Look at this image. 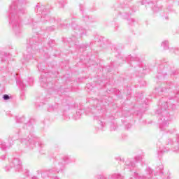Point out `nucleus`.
I'll return each instance as SVG.
<instances>
[{
	"label": "nucleus",
	"instance_id": "1",
	"mask_svg": "<svg viewBox=\"0 0 179 179\" xmlns=\"http://www.w3.org/2000/svg\"><path fill=\"white\" fill-rule=\"evenodd\" d=\"M29 2L27 0H12L8 12L9 24L17 37L22 34V24L20 15L26 12V7Z\"/></svg>",
	"mask_w": 179,
	"mask_h": 179
},
{
	"label": "nucleus",
	"instance_id": "2",
	"mask_svg": "<svg viewBox=\"0 0 179 179\" xmlns=\"http://www.w3.org/2000/svg\"><path fill=\"white\" fill-rule=\"evenodd\" d=\"M175 89L173 99L163 103V99L161 100V108L156 110V114L159 116V129L161 131H166V128L169 127L170 120H169V108L176 110V101L179 103V87H172Z\"/></svg>",
	"mask_w": 179,
	"mask_h": 179
},
{
	"label": "nucleus",
	"instance_id": "3",
	"mask_svg": "<svg viewBox=\"0 0 179 179\" xmlns=\"http://www.w3.org/2000/svg\"><path fill=\"white\" fill-rule=\"evenodd\" d=\"M35 12L37 13V15H39L38 18H30L28 22V24H31L32 30L36 29V24H37L40 20L42 22V23H45V22L52 23L53 22H55L59 26H62L61 19L55 20V17H51V16H50V8H48L47 6H41L40 3H38L35 8Z\"/></svg>",
	"mask_w": 179,
	"mask_h": 179
},
{
	"label": "nucleus",
	"instance_id": "4",
	"mask_svg": "<svg viewBox=\"0 0 179 179\" xmlns=\"http://www.w3.org/2000/svg\"><path fill=\"white\" fill-rule=\"evenodd\" d=\"M20 142L22 145H25V146L29 150H31L36 148V143H38V146L39 149H43L44 146V143L40 141L38 137H36L33 135H30L27 138H24L20 139Z\"/></svg>",
	"mask_w": 179,
	"mask_h": 179
},
{
	"label": "nucleus",
	"instance_id": "5",
	"mask_svg": "<svg viewBox=\"0 0 179 179\" xmlns=\"http://www.w3.org/2000/svg\"><path fill=\"white\" fill-rule=\"evenodd\" d=\"M37 41H38V36L33 37L27 42V49L24 52V59L27 62H29L33 58V48H36Z\"/></svg>",
	"mask_w": 179,
	"mask_h": 179
},
{
	"label": "nucleus",
	"instance_id": "6",
	"mask_svg": "<svg viewBox=\"0 0 179 179\" xmlns=\"http://www.w3.org/2000/svg\"><path fill=\"white\" fill-rule=\"evenodd\" d=\"M116 160L124 163V169H130V171H132V170L136 167V163L142 160V156L137 155L134 157V159H127L126 160L121 159V157H117L116 158Z\"/></svg>",
	"mask_w": 179,
	"mask_h": 179
},
{
	"label": "nucleus",
	"instance_id": "7",
	"mask_svg": "<svg viewBox=\"0 0 179 179\" xmlns=\"http://www.w3.org/2000/svg\"><path fill=\"white\" fill-rule=\"evenodd\" d=\"M9 164L4 167L5 171H22V161L19 158H10Z\"/></svg>",
	"mask_w": 179,
	"mask_h": 179
},
{
	"label": "nucleus",
	"instance_id": "8",
	"mask_svg": "<svg viewBox=\"0 0 179 179\" xmlns=\"http://www.w3.org/2000/svg\"><path fill=\"white\" fill-rule=\"evenodd\" d=\"M166 145L171 146V150L173 153H179V134L176 135V141L172 138H168Z\"/></svg>",
	"mask_w": 179,
	"mask_h": 179
},
{
	"label": "nucleus",
	"instance_id": "9",
	"mask_svg": "<svg viewBox=\"0 0 179 179\" xmlns=\"http://www.w3.org/2000/svg\"><path fill=\"white\" fill-rule=\"evenodd\" d=\"M69 163H72V159L71 157H69L68 155L64 156L59 162L57 169H54L53 171H57V173H59V171H63V170H65V165L69 164Z\"/></svg>",
	"mask_w": 179,
	"mask_h": 179
},
{
	"label": "nucleus",
	"instance_id": "10",
	"mask_svg": "<svg viewBox=\"0 0 179 179\" xmlns=\"http://www.w3.org/2000/svg\"><path fill=\"white\" fill-rule=\"evenodd\" d=\"M11 57L12 55H10V54L8 52H2L1 53H0V66H1V68H3V66H6Z\"/></svg>",
	"mask_w": 179,
	"mask_h": 179
},
{
	"label": "nucleus",
	"instance_id": "11",
	"mask_svg": "<svg viewBox=\"0 0 179 179\" xmlns=\"http://www.w3.org/2000/svg\"><path fill=\"white\" fill-rule=\"evenodd\" d=\"M141 5H149L152 9L153 12H159L161 8L157 6V4L155 3L153 0H139Z\"/></svg>",
	"mask_w": 179,
	"mask_h": 179
},
{
	"label": "nucleus",
	"instance_id": "12",
	"mask_svg": "<svg viewBox=\"0 0 179 179\" xmlns=\"http://www.w3.org/2000/svg\"><path fill=\"white\" fill-rule=\"evenodd\" d=\"M15 139H17V138H14L12 136H10L8 138V143L9 145H6V143L3 142V141L0 139V149H2V150H6V149H9L12 145H13V141Z\"/></svg>",
	"mask_w": 179,
	"mask_h": 179
},
{
	"label": "nucleus",
	"instance_id": "13",
	"mask_svg": "<svg viewBox=\"0 0 179 179\" xmlns=\"http://www.w3.org/2000/svg\"><path fill=\"white\" fill-rule=\"evenodd\" d=\"M72 27L74 29V33L77 34V36H80V37H82V36H84V34H86V29L84 28H82V27H79V25L73 23L72 24Z\"/></svg>",
	"mask_w": 179,
	"mask_h": 179
},
{
	"label": "nucleus",
	"instance_id": "14",
	"mask_svg": "<svg viewBox=\"0 0 179 179\" xmlns=\"http://www.w3.org/2000/svg\"><path fill=\"white\" fill-rule=\"evenodd\" d=\"M47 80H50V78H45L43 75L41 76V85L42 87H46L47 89H54V87H52V83H47Z\"/></svg>",
	"mask_w": 179,
	"mask_h": 179
},
{
	"label": "nucleus",
	"instance_id": "15",
	"mask_svg": "<svg viewBox=\"0 0 179 179\" xmlns=\"http://www.w3.org/2000/svg\"><path fill=\"white\" fill-rule=\"evenodd\" d=\"M161 46L164 50H169L170 52H174L175 54H178V50H179L178 48H169V41H164L162 43Z\"/></svg>",
	"mask_w": 179,
	"mask_h": 179
},
{
	"label": "nucleus",
	"instance_id": "16",
	"mask_svg": "<svg viewBox=\"0 0 179 179\" xmlns=\"http://www.w3.org/2000/svg\"><path fill=\"white\" fill-rule=\"evenodd\" d=\"M123 10L124 12V14L122 15L123 19H128V16H131L134 12H135V10H134L133 8L126 6L123 8Z\"/></svg>",
	"mask_w": 179,
	"mask_h": 179
},
{
	"label": "nucleus",
	"instance_id": "17",
	"mask_svg": "<svg viewBox=\"0 0 179 179\" xmlns=\"http://www.w3.org/2000/svg\"><path fill=\"white\" fill-rule=\"evenodd\" d=\"M59 108V104L58 103H50L48 105L47 110L49 113H54V111H57Z\"/></svg>",
	"mask_w": 179,
	"mask_h": 179
},
{
	"label": "nucleus",
	"instance_id": "18",
	"mask_svg": "<svg viewBox=\"0 0 179 179\" xmlns=\"http://www.w3.org/2000/svg\"><path fill=\"white\" fill-rule=\"evenodd\" d=\"M94 119L98 120V124L99 125V128L103 131V128L106 127V122H104V119L100 117V116H95Z\"/></svg>",
	"mask_w": 179,
	"mask_h": 179
},
{
	"label": "nucleus",
	"instance_id": "19",
	"mask_svg": "<svg viewBox=\"0 0 179 179\" xmlns=\"http://www.w3.org/2000/svg\"><path fill=\"white\" fill-rule=\"evenodd\" d=\"M17 85L18 87L20 89V90H26V85L23 83V81H22V80H17Z\"/></svg>",
	"mask_w": 179,
	"mask_h": 179
},
{
	"label": "nucleus",
	"instance_id": "20",
	"mask_svg": "<svg viewBox=\"0 0 179 179\" xmlns=\"http://www.w3.org/2000/svg\"><path fill=\"white\" fill-rule=\"evenodd\" d=\"M170 148L166 147L159 148V150L158 151V156H162L163 153H166V152H169Z\"/></svg>",
	"mask_w": 179,
	"mask_h": 179
},
{
	"label": "nucleus",
	"instance_id": "21",
	"mask_svg": "<svg viewBox=\"0 0 179 179\" xmlns=\"http://www.w3.org/2000/svg\"><path fill=\"white\" fill-rule=\"evenodd\" d=\"M163 165H159L157 169H156V173H154V176H159V174H163Z\"/></svg>",
	"mask_w": 179,
	"mask_h": 179
},
{
	"label": "nucleus",
	"instance_id": "22",
	"mask_svg": "<svg viewBox=\"0 0 179 179\" xmlns=\"http://www.w3.org/2000/svg\"><path fill=\"white\" fill-rule=\"evenodd\" d=\"M110 179H124V176L120 173H113L110 176Z\"/></svg>",
	"mask_w": 179,
	"mask_h": 179
},
{
	"label": "nucleus",
	"instance_id": "23",
	"mask_svg": "<svg viewBox=\"0 0 179 179\" xmlns=\"http://www.w3.org/2000/svg\"><path fill=\"white\" fill-rule=\"evenodd\" d=\"M16 122L17 124H22V123H24L26 124V118L24 117H16Z\"/></svg>",
	"mask_w": 179,
	"mask_h": 179
},
{
	"label": "nucleus",
	"instance_id": "24",
	"mask_svg": "<svg viewBox=\"0 0 179 179\" xmlns=\"http://www.w3.org/2000/svg\"><path fill=\"white\" fill-rule=\"evenodd\" d=\"M118 128V126L117 125V123L112 122L110 124V131H115Z\"/></svg>",
	"mask_w": 179,
	"mask_h": 179
},
{
	"label": "nucleus",
	"instance_id": "25",
	"mask_svg": "<svg viewBox=\"0 0 179 179\" xmlns=\"http://www.w3.org/2000/svg\"><path fill=\"white\" fill-rule=\"evenodd\" d=\"M84 22H86L87 23H90L92 22V17H90L89 15H85L83 17Z\"/></svg>",
	"mask_w": 179,
	"mask_h": 179
},
{
	"label": "nucleus",
	"instance_id": "26",
	"mask_svg": "<svg viewBox=\"0 0 179 179\" xmlns=\"http://www.w3.org/2000/svg\"><path fill=\"white\" fill-rule=\"evenodd\" d=\"M50 95H47V97L40 96L42 104H45V101H48V99H50Z\"/></svg>",
	"mask_w": 179,
	"mask_h": 179
},
{
	"label": "nucleus",
	"instance_id": "27",
	"mask_svg": "<svg viewBox=\"0 0 179 179\" xmlns=\"http://www.w3.org/2000/svg\"><path fill=\"white\" fill-rule=\"evenodd\" d=\"M68 41L69 43H73V44L76 45V36H72Z\"/></svg>",
	"mask_w": 179,
	"mask_h": 179
},
{
	"label": "nucleus",
	"instance_id": "28",
	"mask_svg": "<svg viewBox=\"0 0 179 179\" xmlns=\"http://www.w3.org/2000/svg\"><path fill=\"white\" fill-rule=\"evenodd\" d=\"M127 23L130 26H134V23H135V20L133 18H127Z\"/></svg>",
	"mask_w": 179,
	"mask_h": 179
},
{
	"label": "nucleus",
	"instance_id": "29",
	"mask_svg": "<svg viewBox=\"0 0 179 179\" xmlns=\"http://www.w3.org/2000/svg\"><path fill=\"white\" fill-rule=\"evenodd\" d=\"M59 8H64V6H65V4L66 3V2L64 0H62L60 1H59Z\"/></svg>",
	"mask_w": 179,
	"mask_h": 179
},
{
	"label": "nucleus",
	"instance_id": "30",
	"mask_svg": "<svg viewBox=\"0 0 179 179\" xmlns=\"http://www.w3.org/2000/svg\"><path fill=\"white\" fill-rule=\"evenodd\" d=\"M28 80L29 86H31V85H33V82H34V79H33V78H29Z\"/></svg>",
	"mask_w": 179,
	"mask_h": 179
},
{
	"label": "nucleus",
	"instance_id": "31",
	"mask_svg": "<svg viewBox=\"0 0 179 179\" xmlns=\"http://www.w3.org/2000/svg\"><path fill=\"white\" fill-rule=\"evenodd\" d=\"M129 59H130V61H136V60L138 59V58H136V57H127V62L129 61Z\"/></svg>",
	"mask_w": 179,
	"mask_h": 179
},
{
	"label": "nucleus",
	"instance_id": "32",
	"mask_svg": "<svg viewBox=\"0 0 179 179\" xmlns=\"http://www.w3.org/2000/svg\"><path fill=\"white\" fill-rule=\"evenodd\" d=\"M169 73L172 76V75H176L177 74V71L176 70H173L172 69H171L169 70Z\"/></svg>",
	"mask_w": 179,
	"mask_h": 179
},
{
	"label": "nucleus",
	"instance_id": "33",
	"mask_svg": "<svg viewBox=\"0 0 179 179\" xmlns=\"http://www.w3.org/2000/svg\"><path fill=\"white\" fill-rule=\"evenodd\" d=\"M96 178L97 179H107V177L104 175H98Z\"/></svg>",
	"mask_w": 179,
	"mask_h": 179
},
{
	"label": "nucleus",
	"instance_id": "34",
	"mask_svg": "<svg viewBox=\"0 0 179 179\" xmlns=\"http://www.w3.org/2000/svg\"><path fill=\"white\" fill-rule=\"evenodd\" d=\"M82 110H79L78 111H77L76 114L78 115L77 117V120H79V118H80V116L82 115Z\"/></svg>",
	"mask_w": 179,
	"mask_h": 179
},
{
	"label": "nucleus",
	"instance_id": "35",
	"mask_svg": "<svg viewBox=\"0 0 179 179\" xmlns=\"http://www.w3.org/2000/svg\"><path fill=\"white\" fill-rule=\"evenodd\" d=\"M63 117H64V120H69V118H71L69 117V115H66V113L65 112L63 113Z\"/></svg>",
	"mask_w": 179,
	"mask_h": 179
},
{
	"label": "nucleus",
	"instance_id": "36",
	"mask_svg": "<svg viewBox=\"0 0 179 179\" xmlns=\"http://www.w3.org/2000/svg\"><path fill=\"white\" fill-rule=\"evenodd\" d=\"M3 99L4 100H9V99H10V96L9 95H8V94H4V95L3 96Z\"/></svg>",
	"mask_w": 179,
	"mask_h": 179
},
{
	"label": "nucleus",
	"instance_id": "37",
	"mask_svg": "<svg viewBox=\"0 0 179 179\" xmlns=\"http://www.w3.org/2000/svg\"><path fill=\"white\" fill-rule=\"evenodd\" d=\"M48 31H53V30H55V27H49L48 28H47Z\"/></svg>",
	"mask_w": 179,
	"mask_h": 179
},
{
	"label": "nucleus",
	"instance_id": "38",
	"mask_svg": "<svg viewBox=\"0 0 179 179\" xmlns=\"http://www.w3.org/2000/svg\"><path fill=\"white\" fill-rule=\"evenodd\" d=\"M33 121H34V120L33 119H31V120H29V122L26 124V126H27V127H29V128H30V125H31V122H33Z\"/></svg>",
	"mask_w": 179,
	"mask_h": 179
},
{
	"label": "nucleus",
	"instance_id": "39",
	"mask_svg": "<svg viewBox=\"0 0 179 179\" xmlns=\"http://www.w3.org/2000/svg\"><path fill=\"white\" fill-rule=\"evenodd\" d=\"M79 6L80 12L83 13V8H85V6H83V4H80Z\"/></svg>",
	"mask_w": 179,
	"mask_h": 179
},
{
	"label": "nucleus",
	"instance_id": "40",
	"mask_svg": "<svg viewBox=\"0 0 179 179\" xmlns=\"http://www.w3.org/2000/svg\"><path fill=\"white\" fill-rule=\"evenodd\" d=\"M168 134H174V132H176V129H172V130H169L168 131Z\"/></svg>",
	"mask_w": 179,
	"mask_h": 179
},
{
	"label": "nucleus",
	"instance_id": "41",
	"mask_svg": "<svg viewBox=\"0 0 179 179\" xmlns=\"http://www.w3.org/2000/svg\"><path fill=\"white\" fill-rule=\"evenodd\" d=\"M0 159L1 160H5V159H6V155H1Z\"/></svg>",
	"mask_w": 179,
	"mask_h": 179
},
{
	"label": "nucleus",
	"instance_id": "42",
	"mask_svg": "<svg viewBox=\"0 0 179 179\" xmlns=\"http://www.w3.org/2000/svg\"><path fill=\"white\" fill-rule=\"evenodd\" d=\"M80 48H87V45H81Z\"/></svg>",
	"mask_w": 179,
	"mask_h": 179
},
{
	"label": "nucleus",
	"instance_id": "43",
	"mask_svg": "<svg viewBox=\"0 0 179 179\" xmlns=\"http://www.w3.org/2000/svg\"><path fill=\"white\" fill-rule=\"evenodd\" d=\"M38 70L41 71H43L42 69H41V64L38 65Z\"/></svg>",
	"mask_w": 179,
	"mask_h": 179
},
{
	"label": "nucleus",
	"instance_id": "44",
	"mask_svg": "<svg viewBox=\"0 0 179 179\" xmlns=\"http://www.w3.org/2000/svg\"><path fill=\"white\" fill-rule=\"evenodd\" d=\"M163 19H165V20H169V17L168 16L163 17Z\"/></svg>",
	"mask_w": 179,
	"mask_h": 179
},
{
	"label": "nucleus",
	"instance_id": "45",
	"mask_svg": "<svg viewBox=\"0 0 179 179\" xmlns=\"http://www.w3.org/2000/svg\"><path fill=\"white\" fill-rule=\"evenodd\" d=\"M31 179H38V178H37V177H36V176H33V177L31 178Z\"/></svg>",
	"mask_w": 179,
	"mask_h": 179
},
{
	"label": "nucleus",
	"instance_id": "46",
	"mask_svg": "<svg viewBox=\"0 0 179 179\" xmlns=\"http://www.w3.org/2000/svg\"><path fill=\"white\" fill-rule=\"evenodd\" d=\"M57 93L59 94V93H61V90H58Z\"/></svg>",
	"mask_w": 179,
	"mask_h": 179
},
{
	"label": "nucleus",
	"instance_id": "47",
	"mask_svg": "<svg viewBox=\"0 0 179 179\" xmlns=\"http://www.w3.org/2000/svg\"><path fill=\"white\" fill-rule=\"evenodd\" d=\"M34 33H36L37 34H38V31H34Z\"/></svg>",
	"mask_w": 179,
	"mask_h": 179
},
{
	"label": "nucleus",
	"instance_id": "48",
	"mask_svg": "<svg viewBox=\"0 0 179 179\" xmlns=\"http://www.w3.org/2000/svg\"><path fill=\"white\" fill-rule=\"evenodd\" d=\"M144 103L145 105L148 104V102H146V101H144Z\"/></svg>",
	"mask_w": 179,
	"mask_h": 179
},
{
	"label": "nucleus",
	"instance_id": "49",
	"mask_svg": "<svg viewBox=\"0 0 179 179\" xmlns=\"http://www.w3.org/2000/svg\"><path fill=\"white\" fill-rule=\"evenodd\" d=\"M170 178H171V177H170V176H169L167 179H170Z\"/></svg>",
	"mask_w": 179,
	"mask_h": 179
},
{
	"label": "nucleus",
	"instance_id": "50",
	"mask_svg": "<svg viewBox=\"0 0 179 179\" xmlns=\"http://www.w3.org/2000/svg\"><path fill=\"white\" fill-rule=\"evenodd\" d=\"M54 179H59V178L56 176Z\"/></svg>",
	"mask_w": 179,
	"mask_h": 179
},
{
	"label": "nucleus",
	"instance_id": "51",
	"mask_svg": "<svg viewBox=\"0 0 179 179\" xmlns=\"http://www.w3.org/2000/svg\"><path fill=\"white\" fill-rule=\"evenodd\" d=\"M19 132H20V131L18 130L17 132V135H19Z\"/></svg>",
	"mask_w": 179,
	"mask_h": 179
},
{
	"label": "nucleus",
	"instance_id": "52",
	"mask_svg": "<svg viewBox=\"0 0 179 179\" xmlns=\"http://www.w3.org/2000/svg\"><path fill=\"white\" fill-rule=\"evenodd\" d=\"M128 125V127H127V129L129 128V125H131V124H127Z\"/></svg>",
	"mask_w": 179,
	"mask_h": 179
},
{
	"label": "nucleus",
	"instance_id": "53",
	"mask_svg": "<svg viewBox=\"0 0 179 179\" xmlns=\"http://www.w3.org/2000/svg\"><path fill=\"white\" fill-rule=\"evenodd\" d=\"M44 69H45V67H44V68L43 69V71H44Z\"/></svg>",
	"mask_w": 179,
	"mask_h": 179
},
{
	"label": "nucleus",
	"instance_id": "54",
	"mask_svg": "<svg viewBox=\"0 0 179 179\" xmlns=\"http://www.w3.org/2000/svg\"><path fill=\"white\" fill-rule=\"evenodd\" d=\"M160 68H163V66H160Z\"/></svg>",
	"mask_w": 179,
	"mask_h": 179
},
{
	"label": "nucleus",
	"instance_id": "55",
	"mask_svg": "<svg viewBox=\"0 0 179 179\" xmlns=\"http://www.w3.org/2000/svg\"><path fill=\"white\" fill-rule=\"evenodd\" d=\"M169 89H171V87H169Z\"/></svg>",
	"mask_w": 179,
	"mask_h": 179
},
{
	"label": "nucleus",
	"instance_id": "56",
	"mask_svg": "<svg viewBox=\"0 0 179 179\" xmlns=\"http://www.w3.org/2000/svg\"><path fill=\"white\" fill-rule=\"evenodd\" d=\"M128 94H131V92L128 93Z\"/></svg>",
	"mask_w": 179,
	"mask_h": 179
},
{
	"label": "nucleus",
	"instance_id": "57",
	"mask_svg": "<svg viewBox=\"0 0 179 179\" xmlns=\"http://www.w3.org/2000/svg\"><path fill=\"white\" fill-rule=\"evenodd\" d=\"M178 5H179V1H178Z\"/></svg>",
	"mask_w": 179,
	"mask_h": 179
}]
</instances>
